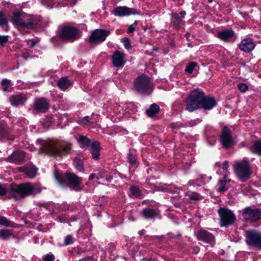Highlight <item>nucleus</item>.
<instances>
[{
    "label": "nucleus",
    "mask_w": 261,
    "mask_h": 261,
    "mask_svg": "<svg viewBox=\"0 0 261 261\" xmlns=\"http://www.w3.org/2000/svg\"><path fill=\"white\" fill-rule=\"evenodd\" d=\"M9 87V86H3V90L4 91H7L8 90Z\"/></svg>",
    "instance_id": "4d7b16f0"
},
{
    "label": "nucleus",
    "mask_w": 261,
    "mask_h": 261,
    "mask_svg": "<svg viewBox=\"0 0 261 261\" xmlns=\"http://www.w3.org/2000/svg\"><path fill=\"white\" fill-rule=\"evenodd\" d=\"M25 153L22 151L14 152L9 157L10 162H14L16 164H20L24 159Z\"/></svg>",
    "instance_id": "4be33fe9"
},
{
    "label": "nucleus",
    "mask_w": 261,
    "mask_h": 261,
    "mask_svg": "<svg viewBox=\"0 0 261 261\" xmlns=\"http://www.w3.org/2000/svg\"><path fill=\"white\" fill-rule=\"evenodd\" d=\"M124 58L125 55L123 53L119 50L115 51L112 57V63L114 66L116 67L123 66L125 63Z\"/></svg>",
    "instance_id": "dca6fc26"
},
{
    "label": "nucleus",
    "mask_w": 261,
    "mask_h": 261,
    "mask_svg": "<svg viewBox=\"0 0 261 261\" xmlns=\"http://www.w3.org/2000/svg\"><path fill=\"white\" fill-rule=\"evenodd\" d=\"M89 117L88 116L85 117L84 119L82 121V124L83 125H87L89 123H94V121H90L89 120Z\"/></svg>",
    "instance_id": "de8ad7c7"
},
{
    "label": "nucleus",
    "mask_w": 261,
    "mask_h": 261,
    "mask_svg": "<svg viewBox=\"0 0 261 261\" xmlns=\"http://www.w3.org/2000/svg\"><path fill=\"white\" fill-rule=\"evenodd\" d=\"M0 224L7 227L12 226V222L8 220L6 217L0 216Z\"/></svg>",
    "instance_id": "c9c22d12"
},
{
    "label": "nucleus",
    "mask_w": 261,
    "mask_h": 261,
    "mask_svg": "<svg viewBox=\"0 0 261 261\" xmlns=\"http://www.w3.org/2000/svg\"><path fill=\"white\" fill-rule=\"evenodd\" d=\"M11 81L8 79H4L2 82V85L3 86H10Z\"/></svg>",
    "instance_id": "3c124183"
},
{
    "label": "nucleus",
    "mask_w": 261,
    "mask_h": 261,
    "mask_svg": "<svg viewBox=\"0 0 261 261\" xmlns=\"http://www.w3.org/2000/svg\"><path fill=\"white\" fill-rule=\"evenodd\" d=\"M233 167L234 172L241 181L244 182L250 178L252 170L248 161L242 160L236 163Z\"/></svg>",
    "instance_id": "20e7f679"
},
{
    "label": "nucleus",
    "mask_w": 261,
    "mask_h": 261,
    "mask_svg": "<svg viewBox=\"0 0 261 261\" xmlns=\"http://www.w3.org/2000/svg\"><path fill=\"white\" fill-rule=\"evenodd\" d=\"M66 178L70 184V187L72 188L75 191H79L82 190L80 185L82 182V178L78 177L75 174L72 173H67Z\"/></svg>",
    "instance_id": "ddd939ff"
},
{
    "label": "nucleus",
    "mask_w": 261,
    "mask_h": 261,
    "mask_svg": "<svg viewBox=\"0 0 261 261\" xmlns=\"http://www.w3.org/2000/svg\"><path fill=\"white\" fill-rule=\"evenodd\" d=\"M131 194L135 197H138L141 195V191L140 189L135 186H133L129 189Z\"/></svg>",
    "instance_id": "f704fd0d"
},
{
    "label": "nucleus",
    "mask_w": 261,
    "mask_h": 261,
    "mask_svg": "<svg viewBox=\"0 0 261 261\" xmlns=\"http://www.w3.org/2000/svg\"><path fill=\"white\" fill-rule=\"evenodd\" d=\"M142 214L145 218L147 219H152L156 215L155 211L149 208L144 209Z\"/></svg>",
    "instance_id": "a878e982"
},
{
    "label": "nucleus",
    "mask_w": 261,
    "mask_h": 261,
    "mask_svg": "<svg viewBox=\"0 0 261 261\" xmlns=\"http://www.w3.org/2000/svg\"><path fill=\"white\" fill-rule=\"evenodd\" d=\"M180 14L182 16V17L184 18L186 15V12L181 11V12H180Z\"/></svg>",
    "instance_id": "6e6d98bb"
},
{
    "label": "nucleus",
    "mask_w": 261,
    "mask_h": 261,
    "mask_svg": "<svg viewBox=\"0 0 261 261\" xmlns=\"http://www.w3.org/2000/svg\"><path fill=\"white\" fill-rule=\"evenodd\" d=\"M218 213L220 219L221 227H228L234 223L236 220L235 215L229 210L221 208L218 210Z\"/></svg>",
    "instance_id": "6e6552de"
},
{
    "label": "nucleus",
    "mask_w": 261,
    "mask_h": 261,
    "mask_svg": "<svg viewBox=\"0 0 261 261\" xmlns=\"http://www.w3.org/2000/svg\"><path fill=\"white\" fill-rule=\"evenodd\" d=\"M238 87L242 92H245L248 90V86L244 83H239L238 85Z\"/></svg>",
    "instance_id": "a19ab883"
},
{
    "label": "nucleus",
    "mask_w": 261,
    "mask_h": 261,
    "mask_svg": "<svg viewBox=\"0 0 261 261\" xmlns=\"http://www.w3.org/2000/svg\"><path fill=\"white\" fill-rule=\"evenodd\" d=\"M102 174H103V173H99V174H96V178L97 179H100V178H101L103 177Z\"/></svg>",
    "instance_id": "5fc2aeb1"
},
{
    "label": "nucleus",
    "mask_w": 261,
    "mask_h": 261,
    "mask_svg": "<svg viewBox=\"0 0 261 261\" xmlns=\"http://www.w3.org/2000/svg\"><path fill=\"white\" fill-rule=\"evenodd\" d=\"M13 236V231L10 229H0V238L3 240H8Z\"/></svg>",
    "instance_id": "cd10ccee"
},
{
    "label": "nucleus",
    "mask_w": 261,
    "mask_h": 261,
    "mask_svg": "<svg viewBox=\"0 0 261 261\" xmlns=\"http://www.w3.org/2000/svg\"><path fill=\"white\" fill-rule=\"evenodd\" d=\"M0 138H7L9 140H14V136L13 135L9 136L5 129V126L4 124L0 123Z\"/></svg>",
    "instance_id": "c85d7f7f"
},
{
    "label": "nucleus",
    "mask_w": 261,
    "mask_h": 261,
    "mask_svg": "<svg viewBox=\"0 0 261 261\" xmlns=\"http://www.w3.org/2000/svg\"><path fill=\"white\" fill-rule=\"evenodd\" d=\"M110 34L109 31L97 29L92 32L90 36L89 40L93 43L101 42L106 40Z\"/></svg>",
    "instance_id": "f8f14e48"
},
{
    "label": "nucleus",
    "mask_w": 261,
    "mask_h": 261,
    "mask_svg": "<svg viewBox=\"0 0 261 261\" xmlns=\"http://www.w3.org/2000/svg\"><path fill=\"white\" fill-rule=\"evenodd\" d=\"M8 40L7 36H0V44L1 45L4 46Z\"/></svg>",
    "instance_id": "c03bdc74"
},
{
    "label": "nucleus",
    "mask_w": 261,
    "mask_h": 261,
    "mask_svg": "<svg viewBox=\"0 0 261 261\" xmlns=\"http://www.w3.org/2000/svg\"><path fill=\"white\" fill-rule=\"evenodd\" d=\"M6 193L5 188L1 184H0V196H4Z\"/></svg>",
    "instance_id": "09e8293b"
},
{
    "label": "nucleus",
    "mask_w": 261,
    "mask_h": 261,
    "mask_svg": "<svg viewBox=\"0 0 261 261\" xmlns=\"http://www.w3.org/2000/svg\"><path fill=\"white\" fill-rule=\"evenodd\" d=\"M72 83L66 77L61 78L58 83V87L63 91L71 86Z\"/></svg>",
    "instance_id": "b1692460"
},
{
    "label": "nucleus",
    "mask_w": 261,
    "mask_h": 261,
    "mask_svg": "<svg viewBox=\"0 0 261 261\" xmlns=\"http://www.w3.org/2000/svg\"><path fill=\"white\" fill-rule=\"evenodd\" d=\"M90 149L94 160H98L99 158L100 146V143L97 141H93L90 146Z\"/></svg>",
    "instance_id": "412c9836"
},
{
    "label": "nucleus",
    "mask_w": 261,
    "mask_h": 261,
    "mask_svg": "<svg viewBox=\"0 0 261 261\" xmlns=\"http://www.w3.org/2000/svg\"><path fill=\"white\" fill-rule=\"evenodd\" d=\"M124 109V111L126 113H135L137 111L136 106L132 102L127 103L125 104L123 107Z\"/></svg>",
    "instance_id": "2f4dec72"
},
{
    "label": "nucleus",
    "mask_w": 261,
    "mask_h": 261,
    "mask_svg": "<svg viewBox=\"0 0 261 261\" xmlns=\"http://www.w3.org/2000/svg\"><path fill=\"white\" fill-rule=\"evenodd\" d=\"M137 24V22L136 21H135L134 22V23H133V24L130 25L128 28V30H127V33H133L135 30V25H136Z\"/></svg>",
    "instance_id": "a18cd8bd"
},
{
    "label": "nucleus",
    "mask_w": 261,
    "mask_h": 261,
    "mask_svg": "<svg viewBox=\"0 0 261 261\" xmlns=\"http://www.w3.org/2000/svg\"><path fill=\"white\" fill-rule=\"evenodd\" d=\"M215 166L216 167H220V163L217 162L215 163Z\"/></svg>",
    "instance_id": "052dcab7"
},
{
    "label": "nucleus",
    "mask_w": 261,
    "mask_h": 261,
    "mask_svg": "<svg viewBox=\"0 0 261 261\" xmlns=\"http://www.w3.org/2000/svg\"><path fill=\"white\" fill-rule=\"evenodd\" d=\"M245 241L250 247L261 249V232L255 230H249L246 231Z\"/></svg>",
    "instance_id": "0eeeda50"
},
{
    "label": "nucleus",
    "mask_w": 261,
    "mask_h": 261,
    "mask_svg": "<svg viewBox=\"0 0 261 261\" xmlns=\"http://www.w3.org/2000/svg\"><path fill=\"white\" fill-rule=\"evenodd\" d=\"M40 150L49 155L62 156L69 153L71 147V144L56 141L38 140Z\"/></svg>",
    "instance_id": "f03ea898"
},
{
    "label": "nucleus",
    "mask_w": 261,
    "mask_h": 261,
    "mask_svg": "<svg viewBox=\"0 0 261 261\" xmlns=\"http://www.w3.org/2000/svg\"><path fill=\"white\" fill-rule=\"evenodd\" d=\"M234 36V32L231 29H225L219 31L216 35L217 37L225 42L230 41Z\"/></svg>",
    "instance_id": "f3484780"
},
{
    "label": "nucleus",
    "mask_w": 261,
    "mask_h": 261,
    "mask_svg": "<svg viewBox=\"0 0 261 261\" xmlns=\"http://www.w3.org/2000/svg\"><path fill=\"white\" fill-rule=\"evenodd\" d=\"M27 99L24 94H14L9 97V101L12 106L17 107L23 105L26 102Z\"/></svg>",
    "instance_id": "aec40b11"
},
{
    "label": "nucleus",
    "mask_w": 261,
    "mask_h": 261,
    "mask_svg": "<svg viewBox=\"0 0 261 261\" xmlns=\"http://www.w3.org/2000/svg\"><path fill=\"white\" fill-rule=\"evenodd\" d=\"M96 174L95 173H91L90 175L89 176V180H92L95 177H96Z\"/></svg>",
    "instance_id": "864d4df0"
},
{
    "label": "nucleus",
    "mask_w": 261,
    "mask_h": 261,
    "mask_svg": "<svg viewBox=\"0 0 261 261\" xmlns=\"http://www.w3.org/2000/svg\"><path fill=\"white\" fill-rule=\"evenodd\" d=\"M31 43H32V44H31V47L34 46V42H33V41H31Z\"/></svg>",
    "instance_id": "680f3d73"
},
{
    "label": "nucleus",
    "mask_w": 261,
    "mask_h": 261,
    "mask_svg": "<svg viewBox=\"0 0 261 261\" xmlns=\"http://www.w3.org/2000/svg\"><path fill=\"white\" fill-rule=\"evenodd\" d=\"M55 256L53 254H47L44 257V261H54Z\"/></svg>",
    "instance_id": "49530a36"
},
{
    "label": "nucleus",
    "mask_w": 261,
    "mask_h": 261,
    "mask_svg": "<svg viewBox=\"0 0 261 261\" xmlns=\"http://www.w3.org/2000/svg\"><path fill=\"white\" fill-rule=\"evenodd\" d=\"M243 218L250 222H256L261 217V211L258 208L248 207L244 209L242 214Z\"/></svg>",
    "instance_id": "9b49d317"
},
{
    "label": "nucleus",
    "mask_w": 261,
    "mask_h": 261,
    "mask_svg": "<svg viewBox=\"0 0 261 261\" xmlns=\"http://www.w3.org/2000/svg\"><path fill=\"white\" fill-rule=\"evenodd\" d=\"M57 261H59V260H57Z\"/></svg>",
    "instance_id": "0e129e2a"
},
{
    "label": "nucleus",
    "mask_w": 261,
    "mask_h": 261,
    "mask_svg": "<svg viewBox=\"0 0 261 261\" xmlns=\"http://www.w3.org/2000/svg\"><path fill=\"white\" fill-rule=\"evenodd\" d=\"M55 177L59 185L64 187H66V184L64 182V179L60 175L56 173Z\"/></svg>",
    "instance_id": "58836bf2"
},
{
    "label": "nucleus",
    "mask_w": 261,
    "mask_h": 261,
    "mask_svg": "<svg viewBox=\"0 0 261 261\" xmlns=\"http://www.w3.org/2000/svg\"><path fill=\"white\" fill-rule=\"evenodd\" d=\"M78 141L83 147H90L92 143L90 139H89L86 137L83 136H80L79 137Z\"/></svg>",
    "instance_id": "7c9ffc66"
},
{
    "label": "nucleus",
    "mask_w": 261,
    "mask_h": 261,
    "mask_svg": "<svg viewBox=\"0 0 261 261\" xmlns=\"http://www.w3.org/2000/svg\"><path fill=\"white\" fill-rule=\"evenodd\" d=\"M250 149L252 152L256 153L261 155V141H254Z\"/></svg>",
    "instance_id": "c756f323"
},
{
    "label": "nucleus",
    "mask_w": 261,
    "mask_h": 261,
    "mask_svg": "<svg viewBox=\"0 0 261 261\" xmlns=\"http://www.w3.org/2000/svg\"><path fill=\"white\" fill-rule=\"evenodd\" d=\"M73 163L75 167L80 171H82L84 169L83 163L81 160L78 158L74 159Z\"/></svg>",
    "instance_id": "72a5a7b5"
},
{
    "label": "nucleus",
    "mask_w": 261,
    "mask_h": 261,
    "mask_svg": "<svg viewBox=\"0 0 261 261\" xmlns=\"http://www.w3.org/2000/svg\"><path fill=\"white\" fill-rule=\"evenodd\" d=\"M60 37L62 40L72 42L80 37L79 31L74 27L66 26L62 28Z\"/></svg>",
    "instance_id": "1a4fd4ad"
},
{
    "label": "nucleus",
    "mask_w": 261,
    "mask_h": 261,
    "mask_svg": "<svg viewBox=\"0 0 261 261\" xmlns=\"http://www.w3.org/2000/svg\"><path fill=\"white\" fill-rule=\"evenodd\" d=\"M160 110V107L155 103L152 104L149 109L146 110V114L149 117L154 116Z\"/></svg>",
    "instance_id": "bb28decb"
},
{
    "label": "nucleus",
    "mask_w": 261,
    "mask_h": 261,
    "mask_svg": "<svg viewBox=\"0 0 261 261\" xmlns=\"http://www.w3.org/2000/svg\"><path fill=\"white\" fill-rule=\"evenodd\" d=\"M220 141L222 146L226 149L230 148L235 143L231 132L226 126L224 127L222 130Z\"/></svg>",
    "instance_id": "9d476101"
},
{
    "label": "nucleus",
    "mask_w": 261,
    "mask_h": 261,
    "mask_svg": "<svg viewBox=\"0 0 261 261\" xmlns=\"http://www.w3.org/2000/svg\"><path fill=\"white\" fill-rule=\"evenodd\" d=\"M23 171L28 176L33 178L35 176L37 170L35 166H30L24 167L23 168Z\"/></svg>",
    "instance_id": "393cba45"
},
{
    "label": "nucleus",
    "mask_w": 261,
    "mask_h": 261,
    "mask_svg": "<svg viewBox=\"0 0 261 261\" xmlns=\"http://www.w3.org/2000/svg\"><path fill=\"white\" fill-rule=\"evenodd\" d=\"M135 89L141 93H150L152 91V86L149 78L142 74L136 78L134 84Z\"/></svg>",
    "instance_id": "423d86ee"
},
{
    "label": "nucleus",
    "mask_w": 261,
    "mask_h": 261,
    "mask_svg": "<svg viewBox=\"0 0 261 261\" xmlns=\"http://www.w3.org/2000/svg\"><path fill=\"white\" fill-rule=\"evenodd\" d=\"M137 13L136 9L129 8L126 6L117 7L114 9V14L120 17L126 16Z\"/></svg>",
    "instance_id": "4468645a"
},
{
    "label": "nucleus",
    "mask_w": 261,
    "mask_h": 261,
    "mask_svg": "<svg viewBox=\"0 0 261 261\" xmlns=\"http://www.w3.org/2000/svg\"><path fill=\"white\" fill-rule=\"evenodd\" d=\"M196 66V63L195 62H190L187 66L185 71L189 73H192L194 69Z\"/></svg>",
    "instance_id": "e433bc0d"
},
{
    "label": "nucleus",
    "mask_w": 261,
    "mask_h": 261,
    "mask_svg": "<svg viewBox=\"0 0 261 261\" xmlns=\"http://www.w3.org/2000/svg\"><path fill=\"white\" fill-rule=\"evenodd\" d=\"M213 0H208V2L209 3H212L213 2Z\"/></svg>",
    "instance_id": "e2e57ef3"
},
{
    "label": "nucleus",
    "mask_w": 261,
    "mask_h": 261,
    "mask_svg": "<svg viewBox=\"0 0 261 261\" xmlns=\"http://www.w3.org/2000/svg\"><path fill=\"white\" fill-rule=\"evenodd\" d=\"M41 191V186L38 184L25 182L19 185L12 184L10 187L9 196L15 200H18L31 195H36Z\"/></svg>",
    "instance_id": "7ed1b4c3"
},
{
    "label": "nucleus",
    "mask_w": 261,
    "mask_h": 261,
    "mask_svg": "<svg viewBox=\"0 0 261 261\" xmlns=\"http://www.w3.org/2000/svg\"><path fill=\"white\" fill-rule=\"evenodd\" d=\"M197 180H190L188 182L189 185H197L199 186V184H196Z\"/></svg>",
    "instance_id": "603ef678"
},
{
    "label": "nucleus",
    "mask_w": 261,
    "mask_h": 261,
    "mask_svg": "<svg viewBox=\"0 0 261 261\" xmlns=\"http://www.w3.org/2000/svg\"><path fill=\"white\" fill-rule=\"evenodd\" d=\"M191 199L197 200L198 199L197 196H192L191 197Z\"/></svg>",
    "instance_id": "13d9d810"
},
{
    "label": "nucleus",
    "mask_w": 261,
    "mask_h": 261,
    "mask_svg": "<svg viewBox=\"0 0 261 261\" xmlns=\"http://www.w3.org/2000/svg\"><path fill=\"white\" fill-rule=\"evenodd\" d=\"M228 163L227 161H225L223 165V169L225 173H228Z\"/></svg>",
    "instance_id": "8fccbe9b"
},
{
    "label": "nucleus",
    "mask_w": 261,
    "mask_h": 261,
    "mask_svg": "<svg viewBox=\"0 0 261 261\" xmlns=\"http://www.w3.org/2000/svg\"><path fill=\"white\" fill-rule=\"evenodd\" d=\"M34 108L39 112H45L49 108L48 101L44 98L36 99L34 102Z\"/></svg>",
    "instance_id": "a211bd4d"
},
{
    "label": "nucleus",
    "mask_w": 261,
    "mask_h": 261,
    "mask_svg": "<svg viewBox=\"0 0 261 261\" xmlns=\"http://www.w3.org/2000/svg\"><path fill=\"white\" fill-rule=\"evenodd\" d=\"M186 108L189 112L198 110L200 107L205 110H211L216 106L214 98L205 96L204 93L197 89L191 91L186 99Z\"/></svg>",
    "instance_id": "f257e3e1"
},
{
    "label": "nucleus",
    "mask_w": 261,
    "mask_h": 261,
    "mask_svg": "<svg viewBox=\"0 0 261 261\" xmlns=\"http://www.w3.org/2000/svg\"><path fill=\"white\" fill-rule=\"evenodd\" d=\"M12 22L19 30L30 29L34 25L33 19L25 18L24 16L19 12H16L13 14Z\"/></svg>",
    "instance_id": "39448f33"
},
{
    "label": "nucleus",
    "mask_w": 261,
    "mask_h": 261,
    "mask_svg": "<svg viewBox=\"0 0 261 261\" xmlns=\"http://www.w3.org/2000/svg\"><path fill=\"white\" fill-rule=\"evenodd\" d=\"M74 242V238L71 235H67L64 239V245H69L72 244Z\"/></svg>",
    "instance_id": "4c0bfd02"
},
{
    "label": "nucleus",
    "mask_w": 261,
    "mask_h": 261,
    "mask_svg": "<svg viewBox=\"0 0 261 261\" xmlns=\"http://www.w3.org/2000/svg\"><path fill=\"white\" fill-rule=\"evenodd\" d=\"M122 41L124 43V45L125 48H126L127 49L131 48L132 46L130 45V41L128 38H124L122 39Z\"/></svg>",
    "instance_id": "79ce46f5"
},
{
    "label": "nucleus",
    "mask_w": 261,
    "mask_h": 261,
    "mask_svg": "<svg viewBox=\"0 0 261 261\" xmlns=\"http://www.w3.org/2000/svg\"><path fill=\"white\" fill-rule=\"evenodd\" d=\"M230 181V180L227 177L226 175L224 176L223 180H219L218 181L219 191L221 193L226 191L228 189Z\"/></svg>",
    "instance_id": "5701e85b"
},
{
    "label": "nucleus",
    "mask_w": 261,
    "mask_h": 261,
    "mask_svg": "<svg viewBox=\"0 0 261 261\" xmlns=\"http://www.w3.org/2000/svg\"><path fill=\"white\" fill-rule=\"evenodd\" d=\"M197 237L199 240L205 243H211L215 240L214 236L205 230H199L197 234Z\"/></svg>",
    "instance_id": "6ab92c4d"
},
{
    "label": "nucleus",
    "mask_w": 261,
    "mask_h": 261,
    "mask_svg": "<svg viewBox=\"0 0 261 261\" xmlns=\"http://www.w3.org/2000/svg\"><path fill=\"white\" fill-rule=\"evenodd\" d=\"M171 22L176 27L180 26L182 22V19L177 14L172 15Z\"/></svg>",
    "instance_id": "473e14b6"
},
{
    "label": "nucleus",
    "mask_w": 261,
    "mask_h": 261,
    "mask_svg": "<svg viewBox=\"0 0 261 261\" xmlns=\"http://www.w3.org/2000/svg\"><path fill=\"white\" fill-rule=\"evenodd\" d=\"M171 126L173 129H174L175 128V124L174 123H172L171 125Z\"/></svg>",
    "instance_id": "bf43d9fd"
},
{
    "label": "nucleus",
    "mask_w": 261,
    "mask_h": 261,
    "mask_svg": "<svg viewBox=\"0 0 261 261\" xmlns=\"http://www.w3.org/2000/svg\"><path fill=\"white\" fill-rule=\"evenodd\" d=\"M7 23L5 16L0 12V26H3Z\"/></svg>",
    "instance_id": "37998d69"
},
{
    "label": "nucleus",
    "mask_w": 261,
    "mask_h": 261,
    "mask_svg": "<svg viewBox=\"0 0 261 261\" xmlns=\"http://www.w3.org/2000/svg\"><path fill=\"white\" fill-rule=\"evenodd\" d=\"M127 159L130 164L134 165L136 164V159L134 155L131 153L128 154Z\"/></svg>",
    "instance_id": "ea45409f"
},
{
    "label": "nucleus",
    "mask_w": 261,
    "mask_h": 261,
    "mask_svg": "<svg viewBox=\"0 0 261 261\" xmlns=\"http://www.w3.org/2000/svg\"><path fill=\"white\" fill-rule=\"evenodd\" d=\"M255 44L250 38H247L243 39L238 47L241 50L245 53L251 51L255 47Z\"/></svg>",
    "instance_id": "2eb2a0df"
}]
</instances>
